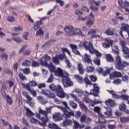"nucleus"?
Here are the masks:
<instances>
[{"instance_id":"21","label":"nucleus","mask_w":129,"mask_h":129,"mask_svg":"<svg viewBox=\"0 0 129 129\" xmlns=\"http://www.w3.org/2000/svg\"><path fill=\"white\" fill-rule=\"evenodd\" d=\"M74 92H76L78 96H82L83 95V92L82 90L78 88L74 89L72 92V93H74Z\"/></svg>"},{"instance_id":"39","label":"nucleus","mask_w":129,"mask_h":129,"mask_svg":"<svg viewBox=\"0 0 129 129\" xmlns=\"http://www.w3.org/2000/svg\"><path fill=\"white\" fill-rule=\"evenodd\" d=\"M1 57L2 60H4V61H7V60H8L9 55H8L7 53H4L1 54Z\"/></svg>"},{"instance_id":"43","label":"nucleus","mask_w":129,"mask_h":129,"mask_svg":"<svg viewBox=\"0 0 129 129\" xmlns=\"http://www.w3.org/2000/svg\"><path fill=\"white\" fill-rule=\"evenodd\" d=\"M41 24H42V22L40 21H38L36 22V24L34 26V30H38L39 28H40V26H41Z\"/></svg>"},{"instance_id":"26","label":"nucleus","mask_w":129,"mask_h":129,"mask_svg":"<svg viewBox=\"0 0 129 129\" xmlns=\"http://www.w3.org/2000/svg\"><path fill=\"white\" fill-rule=\"evenodd\" d=\"M105 104H106V105H107L108 106L112 107L114 106L115 104L114 102H113L112 100L110 99L105 101Z\"/></svg>"},{"instance_id":"63","label":"nucleus","mask_w":129,"mask_h":129,"mask_svg":"<svg viewBox=\"0 0 129 129\" xmlns=\"http://www.w3.org/2000/svg\"><path fill=\"white\" fill-rule=\"evenodd\" d=\"M122 50H123V53H124V54L128 53V48L127 47H126V46H123V47H122Z\"/></svg>"},{"instance_id":"34","label":"nucleus","mask_w":129,"mask_h":129,"mask_svg":"<svg viewBox=\"0 0 129 129\" xmlns=\"http://www.w3.org/2000/svg\"><path fill=\"white\" fill-rule=\"evenodd\" d=\"M115 68L117 70H122V69H123V65L121 62H119L115 64Z\"/></svg>"},{"instance_id":"61","label":"nucleus","mask_w":129,"mask_h":129,"mask_svg":"<svg viewBox=\"0 0 129 129\" xmlns=\"http://www.w3.org/2000/svg\"><path fill=\"white\" fill-rule=\"evenodd\" d=\"M75 14L76 15L79 16V17L83 15V13L82 11H80L79 9H78L76 11Z\"/></svg>"},{"instance_id":"8","label":"nucleus","mask_w":129,"mask_h":129,"mask_svg":"<svg viewBox=\"0 0 129 129\" xmlns=\"http://www.w3.org/2000/svg\"><path fill=\"white\" fill-rule=\"evenodd\" d=\"M41 94L44 95L47 98H55V94L48 90L43 89L41 91Z\"/></svg>"},{"instance_id":"38","label":"nucleus","mask_w":129,"mask_h":129,"mask_svg":"<svg viewBox=\"0 0 129 129\" xmlns=\"http://www.w3.org/2000/svg\"><path fill=\"white\" fill-rule=\"evenodd\" d=\"M6 98H7L8 104H9V105H12L13 100H12V98H11V96H10V95H7L6 96Z\"/></svg>"},{"instance_id":"1","label":"nucleus","mask_w":129,"mask_h":129,"mask_svg":"<svg viewBox=\"0 0 129 129\" xmlns=\"http://www.w3.org/2000/svg\"><path fill=\"white\" fill-rule=\"evenodd\" d=\"M64 32L70 37L73 36H81L84 37L85 35L82 33L80 28H74L73 26L68 25L64 28Z\"/></svg>"},{"instance_id":"53","label":"nucleus","mask_w":129,"mask_h":129,"mask_svg":"<svg viewBox=\"0 0 129 129\" xmlns=\"http://www.w3.org/2000/svg\"><path fill=\"white\" fill-rule=\"evenodd\" d=\"M113 83H114V84H115L116 85H118V84H121V80H119L118 79L114 80V81L113 82Z\"/></svg>"},{"instance_id":"24","label":"nucleus","mask_w":129,"mask_h":129,"mask_svg":"<svg viewBox=\"0 0 129 129\" xmlns=\"http://www.w3.org/2000/svg\"><path fill=\"white\" fill-rule=\"evenodd\" d=\"M54 43H55V40H50L47 43L45 44L42 48L45 50V49H47V48H49L51 44H53Z\"/></svg>"},{"instance_id":"35","label":"nucleus","mask_w":129,"mask_h":129,"mask_svg":"<svg viewBox=\"0 0 129 129\" xmlns=\"http://www.w3.org/2000/svg\"><path fill=\"white\" fill-rule=\"evenodd\" d=\"M32 64V62L30 60H25L24 61L22 62V66H26L28 67L30 66Z\"/></svg>"},{"instance_id":"45","label":"nucleus","mask_w":129,"mask_h":129,"mask_svg":"<svg viewBox=\"0 0 129 129\" xmlns=\"http://www.w3.org/2000/svg\"><path fill=\"white\" fill-rule=\"evenodd\" d=\"M53 62L54 63V64H56V65H58L60 63L59 61V58L58 57H57V55L52 58Z\"/></svg>"},{"instance_id":"16","label":"nucleus","mask_w":129,"mask_h":129,"mask_svg":"<svg viewBox=\"0 0 129 129\" xmlns=\"http://www.w3.org/2000/svg\"><path fill=\"white\" fill-rule=\"evenodd\" d=\"M54 121H59L61 120L62 118L61 117V114L59 112L55 113L52 116Z\"/></svg>"},{"instance_id":"59","label":"nucleus","mask_w":129,"mask_h":129,"mask_svg":"<svg viewBox=\"0 0 129 129\" xmlns=\"http://www.w3.org/2000/svg\"><path fill=\"white\" fill-rule=\"evenodd\" d=\"M121 63V58L119 55H117L116 57V63Z\"/></svg>"},{"instance_id":"14","label":"nucleus","mask_w":129,"mask_h":129,"mask_svg":"<svg viewBox=\"0 0 129 129\" xmlns=\"http://www.w3.org/2000/svg\"><path fill=\"white\" fill-rule=\"evenodd\" d=\"M55 76H59L60 77H63L65 75H63V70L62 69L58 68L57 70H55L54 72Z\"/></svg>"},{"instance_id":"57","label":"nucleus","mask_w":129,"mask_h":129,"mask_svg":"<svg viewBox=\"0 0 129 129\" xmlns=\"http://www.w3.org/2000/svg\"><path fill=\"white\" fill-rule=\"evenodd\" d=\"M53 75L50 74L49 77L47 81V83H52V82H53Z\"/></svg>"},{"instance_id":"60","label":"nucleus","mask_w":129,"mask_h":129,"mask_svg":"<svg viewBox=\"0 0 129 129\" xmlns=\"http://www.w3.org/2000/svg\"><path fill=\"white\" fill-rule=\"evenodd\" d=\"M122 80L124 82H128V76H124L122 77Z\"/></svg>"},{"instance_id":"62","label":"nucleus","mask_w":129,"mask_h":129,"mask_svg":"<svg viewBox=\"0 0 129 129\" xmlns=\"http://www.w3.org/2000/svg\"><path fill=\"white\" fill-rule=\"evenodd\" d=\"M33 67H39L40 66V63L36 61H34L32 62Z\"/></svg>"},{"instance_id":"20","label":"nucleus","mask_w":129,"mask_h":129,"mask_svg":"<svg viewBox=\"0 0 129 129\" xmlns=\"http://www.w3.org/2000/svg\"><path fill=\"white\" fill-rule=\"evenodd\" d=\"M48 127L50 129H62L60 127L58 126V125L54 123H49L48 124Z\"/></svg>"},{"instance_id":"22","label":"nucleus","mask_w":129,"mask_h":129,"mask_svg":"<svg viewBox=\"0 0 129 129\" xmlns=\"http://www.w3.org/2000/svg\"><path fill=\"white\" fill-rule=\"evenodd\" d=\"M72 120L71 119H66L62 123V126H66V125H70L72 124Z\"/></svg>"},{"instance_id":"58","label":"nucleus","mask_w":129,"mask_h":129,"mask_svg":"<svg viewBox=\"0 0 129 129\" xmlns=\"http://www.w3.org/2000/svg\"><path fill=\"white\" fill-rule=\"evenodd\" d=\"M93 23H94V21L90 20L87 22V26L91 27L93 25Z\"/></svg>"},{"instance_id":"19","label":"nucleus","mask_w":129,"mask_h":129,"mask_svg":"<svg viewBox=\"0 0 129 129\" xmlns=\"http://www.w3.org/2000/svg\"><path fill=\"white\" fill-rule=\"evenodd\" d=\"M83 61H84V62L90 63L92 61L91 57H90V55L86 53L85 54L84 57L83 58Z\"/></svg>"},{"instance_id":"3","label":"nucleus","mask_w":129,"mask_h":129,"mask_svg":"<svg viewBox=\"0 0 129 129\" xmlns=\"http://www.w3.org/2000/svg\"><path fill=\"white\" fill-rule=\"evenodd\" d=\"M50 60H51V57L50 56L45 54L40 60V65L42 66H45L46 67H48L50 72H54L55 71V66L53 65L52 63H50L48 64V62H47V61H50Z\"/></svg>"},{"instance_id":"42","label":"nucleus","mask_w":129,"mask_h":129,"mask_svg":"<svg viewBox=\"0 0 129 129\" xmlns=\"http://www.w3.org/2000/svg\"><path fill=\"white\" fill-rule=\"evenodd\" d=\"M39 113H40V114H43V115H44V116H48L47 114V112L43 109H42L41 108H39V110H38Z\"/></svg>"},{"instance_id":"29","label":"nucleus","mask_w":129,"mask_h":129,"mask_svg":"<svg viewBox=\"0 0 129 129\" xmlns=\"http://www.w3.org/2000/svg\"><path fill=\"white\" fill-rule=\"evenodd\" d=\"M74 76H75V78H76V79L78 80L79 83H81V84H82V83L84 82V80L83 79V78H82V77L79 76V75H75Z\"/></svg>"},{"instance_id":"27","label":"nucleus","mask_w":129,"mask_h":129,"mask_svg":"<svg viewBox=\"0 0 129 129\" xmlns=\"http://www.w3.org/2000/svg\"><path fill=\"white\" fill-rule=\"evenodd\" d=\"M26 115L28 116V117H31V116H34V113L29 109V108H26Z\"/></svg>"},{"instance_id":"7","label":"nucleus","mask_w":129,"mask_h":129,"mask_svg":"<svg viewBox=\"0 0 129 129\" xmlns=\"http://www.w3.org/2000/svg\"><path fill=\"white\" fill-rule=\"evenodd\" d=\"M83 101L86 102V103H89L90 106H92V107H94L95 104H98L99 103H101V101H97L96 100H95L94 101H92L90 100L88 97H85L83 99Z\"/></svg>"},{"instance_id":"18","label":"nucleus","mask_w":129,"mask_h":129,"mask_svg":"<svg viewBox=\"0 0 129 129\" xmlns=\"http://www.w3.org/2000/svg\"><path fill=\"white\" fill-rule=\"evenodd\" d=\"M122 74L119 72H114L112 74H110V79H112L114 77H121Z\"/></svg>"},{"instance_id":"55","label":"nucleus","mask_w":129,"mask_h":129,"mask_svg":"<svg viewBox=\"0 0 129 129\" xmlns=\"http://www.w3.org/2000/svg\"><path fill=\"white\" fill-rule=\"evenodd\" d=\"M78 20L79 21H86V20H87V16H85V17H82L81 16H80L78 17Z\"/></svg>"},{"instance_id":"30","label":"nucleus","mask_w":129,"mask_h":129,"mask_svg":"<svg viewBox=\"0 0 129 129\" xmlns=\"http://www.w3.org/2000/svg\"><path fill=\"white\" fill-rule=\"evenodd\" d=\"M49 88L52 91L57 92L58 91V85L56 86H55L54 84H51L49 86Z\"/></svg>"},{"instance_id":"47","label":"nucleus","mask_w":129,"mask_h":129,"mask_svg":"<svg viewBox=\"0 0 129 129\" xmlns=\"http://www.w3.org/2000/svg\"><path fill=\"white\" fill-rule=\"evenodd\" d=\"M110 70H113V68H110L108 69H107L106 71H105L103 74L102 75L103 76H106L109 74V71Z\"/></svg>"},{"instance_id":"23","label":"nucleus","mask_w":129,"mask_h":129,"mask_svg":"<svg viewBox=\"0 0 129 129\" xmlns=\"http://www.w3.org/2000/svg\"><path fill=\"white\" fill-rule=\"evenodd\" d=\"M78 70L80 74H83L84 73V69H83V65L81 63L78 64Z\"/></svg>"},{"instance_id":"56","label":"nucleus","mask_w":129,"mask_h":129,"mask_svg":"<svg viewBox=\"0 0 129 129\" xmlns=\"http://www.w3.org/2000/svg\"><path fill=\"white\" fill-rule=\"evenodd\" d=\"M15 31L16 33H19V32H22V31H23V28L21 26L15 27Z\"/></svg>"},{"instance_id":"31","label":"nucleus","mask_w":129,"mask_h":129,"mask_svg":"<svg viewBox=\"0 0 129 129\" xmlns=\"http://www.w3.org/2000/svg\"><path fill=\"white\" fill-rule=\"evenodd\" d=\"M12 39L18 44H20V43H22V42H23V39L20 37H13Z\"/></svg>"},{"instance_id":"33","label":"nucleus","mask_w":129,"mask_h":129,"mask_svg":"<svg viewBox=\"0 0 129 129\" xmlns=\"http://www.w3.org/2000/svg\"><path fill=\"white\" fill-rule=\"evenodd\" d=\"M26 98L28 99L27 103H28L30 106H34V105H35V103L32 102V98L30 97V96H28Z\"/></svg>"},{"instance_id":"48","label":"nucleus","mask_w":129,"mask_h":129,"mask_svg":"<svg viewBox=\"0 0 129 129\" xmlns=\"http://www.w3.org/2000/svg\"><path fill=\"white\" fill-rule=\"evenodd\" d=\"M27 90L33 96H37V92H36L35 90L29 88Z\"/></svg>"},{"instance_id":"5","label":"nucleus","mask_w":129,"mask_h":129,"mask_svg":"<svg viewBox=\"0 0 129 129\" xmlns=\"http://www.w3.org/2000/svg\"><path fill=\"white\" fill-rule=\"evenodd\" d=\"M58 90L56 92V95L60 98H64L66 96L67 98H69V95L64 92V90L62 88V87L60 85H58Z\"/></svg>"},{"instance_id":"12","label":"nucleus","mask_w":129,"mask_h":129,"mask_svg":"<svg viewBox=\"0 0 129 129\" xmlns=\"http://www.w3.org/2000/svg\"><path fill=\"white\" fill-rule=\"evenodd\" d=\"M70 46L72 50V52H73V53L75 54V55H80V52H79V51L77 50V45L75 44H70Z\"/></svg>"},{"instance_id":"6","label":"nucleus","mask_w":129,"mask_h":129,"mask_svg":"<svg viewBox=\"0 0 129 129\" xmlns=\"http://www.w3.org/2000/svg\"><path fill=\"white\" fill-rule=\"evenodd\" d=\"M107 91L108 92H109V93H110V94H112V97H113L114 98H121L123 100H128L129 97L126 95H123L120 96L119 95L115 94V93L112 90L111 91L107 90Z\"/></svg>"},{"instance_id":"49","label":"nucleus","mask_w":129,"mask_h":129,"mask_svg":"<svg viewBox=\"0 0 129 129\" xmlns=\"http://www.w3.org/2000/svg\"><path fill=\"white\" fill-rule=\"evenodd\" d=\"M105 34L108 35V36H112L113 35V32L111 31L110 29H107L105 32Z\"/></svg>"},{"instance_id":"54","label":"nucleus","mask_w":129,"mask_h":129,"mask_svg":"<svg viewBox=\"0 0 129 129\" xmlns=\"http://www.w3.org/2000/svg\"><path fill=\"white\" fill-rule=\"evenodd\" d=\"M56 3L57 4H59L60 5V7H64V2L62 0H55Z\"/></svg>"},{"instance_id":"4","label":"nucleus","mask_w":129,"mask_h":129,"mask_svg":"<svg viewBox=\"0 0 129 129\" xmlns=\"http://www.w3.org/2000/svg\"><path fill=\"white\" fill-rule=\"evenodd\" d=\"M62 83L65 88L73 86V82L68 76H63L62 79Z\"/></svg>"},{"instance_id":"15","label":"nucleus","mask_w":129,"mask_h":129,"mask_svg":"<svg viewBox=\"0 0 129 129\" xmlns=\"http://www.w3.org/2000/svg\"><path fill=\"white\" fill-rule=\"evenodd\" d=\"M63 115L66 118H67V117H71V116H74V112H69L66 110V108H65V110L63 111Z\"/></svg>"},{"instance_id":"50","label":"nucleus","mask_w":129,"mask_h":129,"mask_svg":"<svg viewBox=\"0 0 129 129\" xmlns=\"http://www.w3.org/2000/svg\"><path fill=\"white\" fill-rule=\"evenodd\" d=\"M112 50L114 51L116 54L119 53L118 47H117V46L114 45L112 46Z\"/></svg>"},{"instance_id":"51","label":"nucleus","mask_w":129,"mask_h":129,"mask_svg":"<svg viewBox=\"0 0 129 129\" xmlns=\"http://www.w3.org/2000/svg\"><path fill=\"white\" fill-rule=\"evenodd\" d=\"M97 32V31L96 30L92 29L88 33V36L94 35V34H96Z\"/></svg>"},{"instance_id":"37","label":"nucleus","mask_w":129,"mask_h":129,"mask_svg":"<svg viewBox=\"0 0 129 129\" xmlns=\"http://www.w3.org/2000/svg\"><path fill=\"white\" fill-rule=\"evenodd\" d=\"M106 59L108 62H113V57L110 54H106Z\"/></svg>"},{"instance_id":"25","label":"nucleus","mask_w":129,"mask_h":129,"mask_svg":"<svg viewBox=\"0 0 129 129\" xmlns=\"http://www.w3.org/2000/svg\"><path fill=\"white\" fill-rule=\"evenodd\" d=\"M100 110H101V108L99 106H96L94 108V111H95V112H97L100 116L102 117L103 116V115L100 113Z\"/></svg>"},{"instance_id":"52","label":"nucleus","mask_w":129,"mask_h":129,"mask_svg":"<svg viewBox=\"0 0 129 129\" xmlns=\"http://www.w3.org/2000/svg\"><path fill=\"white\" fill-rule=\"evenodd\" d=\"M56 56L58 57L59 60H62V59H64V58L66 59L67 58L66 55H65V54L57 55Z\"/></svg>"},{"instance_id":"13","label":"nucleus","mask_w":129,"mask_h":129,"mask_svg":"<svg viewBox=\"0 0 129 129\" xmlns=\"http://www.w3.org/2000/svg\"><path fill=\"white\" fill-rule=\"evenodd\" d=\"M24 85L27 89H29V88H30V87H35V86H37V82H36V81H32L29 82V83L27 85L24 84Z\"/></svg>"},{"instance_id":"64","label":"nucleus","mask_w":129,"mask_h":129,"mask_svg":"<svg viewBox=\"0 0 129 129\" xmlns=\"http://www.w3.org/2000/svg\"><path fill=\"white\" fill-rule=\"evenodd\" d=\"M7 20L8 21H9V22H15V17H13V16H9L7 18Z\"/></svg>"},{"instance_id":"36","label":"nucleus","mask_w":129,"mask_h":129,"mask_svg":"<svg viewBox=\"0 0 129 129\" xmlns=\"http://www.w3.org/2000/svg\"><path fill=\"white\" fill-rule=\"evenodd\" d=\"M86 71L89 73L93 72V71H94V67L90 66H87Z\"/></svg>"},{"instance_id":"10","label":"nucleus","mask_w":129,"mask_h":129,"mask_svg":"<svg viewBox=\"0 0 129 129\" xmlns=\"http://www.w3.org/2000/svg\"><path fill=\"white\" fill-rule=\"evenodd\" d=\"M129 30V25L126 24H123L121 27V31L119 32L120 35H121L122 38H124L123 36V34H122V32L124 31L125 32H127Z\"/></svg>"},{"instance_id":"46","label":"nucleus","mask_w":129,"mask_h":129,"mask_svg":"<svg viewBox=\"0 0 129 129\" xmlns=\"http://www.w3.org/2000/svg\"><path fill=\"white\" fill-rule=\"evenodd\" d=\"M30 122H31V123H36V124H40V122L39 120H37V119L35 118H32L30 119Z\"/></svg>"},{"instance_id":"40","label":"nucleus","mask_w":129,"mask_h":129,"mask_svg":"<svg viewBox=\"0 0 129 129\" xmlns=\"http://www.w3.org/2000/svg\"><path fill=\"white\" fill-rule=\"evenodd\" d=\"M119 108L120 110L124 111L126 109V105H125V104L122 103L119 106Z\"/></svg>"},{"instance_id":"44","label":"nucleus","mask_w":129,"mask_h":129,"mask_svg":"<svg viewBox=\"0 0 129 129\" xmlns=\"http://www.w3.org/2000/svg\"><path fill=\"white\" fill-rule=\"evenodd\" d=\"M36 36H40V37H43L44 36V31L42 29H39V30L36 32Z\"/></svg>"},{"instance_id":"17","label":"nucleus","mask_w":129,"mask_h":129,"mask_svg":"<svg viewBox=\"0 0 129 129\" xmlns=\"http://www.w3.org/2000/svg\"><path fill=\"white\" fill-rule=\"evenodd\" d=\"M74 126H73V129H81L85 127V125H81L79 122L74 121Z\"/></svg>"},{"instance_id":"28","label":"nucleus","mask_w":129,"mask_h":129,"mask_svg":"<svg viewBox=\"0 0 129 129\" xmlns=\"http://www.w3.org/2000/svg\"><path fill=\"white\" fill-rule=\"evenodd\" d=\"M105 115L106 116V117H109L112 115V112H111V109L109 108H107V111L104 113Z\"/></svg>"},{"instance_id":"32","label":"nucleus","mask_w":129,"mask_h":129,"mask_svg":"<svg viewBox=\"0 0 129 129\" xmlns=\"http://www.w3.org/2000/svg\"><path fill=\"white\" fill-rule=\"evenodd\" d=\"M69 104L71 107L73 108V109H76V108H77V104L74 103L72 101H70L69 102Z\"/></svg>"},{"instance_id":"11","label":"nucleus","mask_w":129,"mask_h":129,"mask_svg":"<svg viewBox=\"0 0 129 129\" xmlns=\"http://www.w3.org/2000/svg\"><path fill=\"white\" fill-rule=\"evenodd\" d=\"M40 120L42 122H40L39 125L41 126H46V124L49 121V118L48 116H44V117L40 118Z\"/></svg>"},{"instance_id":"9","label":"nucleus","mask_w":129,"mask_h":129,"mask_svg":"<svg viewBox=\"0 0 129 129\" xmlns=\"http://www.w3.org/2000/svg\"><path fill=\"white\" fill-rule=\"evenodd\" d=\"M93 85L94 89L91 90L90 94H92V95H94V96L97 97L98 95V92L100 88L97 84H94Z\"/></svg>"},{"instance_id":"41","label":"nucleus","mask_w":129,"mask_h":129,"mask_svg":"<svg viewBox=\"0 0 129 129\" xmlns=\"http://www.w3.org/2000/svg\"><path fill=\"white\" fill-rule=\"evenodd\" d=\"M120 120L121 122H126V121H129V117H121L120 118Z\"/></svg>"},{"instance_id":"2","label":"nucleus","mask_w":129,"mask_h":129,"mask_svg":"<svg viewBox=\"0 0 129 129\" xmlns=\"http://www.w3.org/2000/svg\"><path fill=\"white\" fill-rule=\"evenodd\" d=\"M79 47L80 48H85V49L89 51L91 54H93L95 53V55L97 56V57H101V54L98 51L94 49V47H93V45L92 43L88 42H85L84 43H80L79 45Z\"/></svg>"}]
</instances>
